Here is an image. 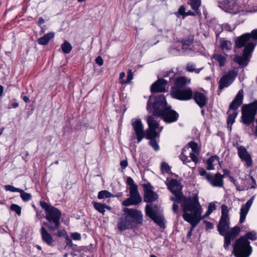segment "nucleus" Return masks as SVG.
<instances>
[{"label":"nucleus","instance_id":"obj_21","mask_svg":"<svg viewBox=\"0 0 257 257\" xmlns=\"http://www.w3.org/2000/svg\"><path fill=\"white\" fill-rule=\"evenodd\" d=\"M168 82L164 79H159L154 83L151 87V91L152 93L156 92H166L167 91L166 86Z\"/></svg>","mask_w":257,"mask_h":257},{"label":"nucleus","instance_id":"obj_7","mask_svg":"<svg viewBox=\"0 0 257 257\" xmlns=\"http://www.w3.org/2000/svg\"><path fill=\"white\" fill-rule=\"evenodd\" d=\"M257 112V100L248 104L244 105L241 108V120L243 123L249 125L253 123Z\"/></svg>","mask_w":257,"mask_h":257},{"label":"nucleus","instance_id":"obj_60","mask_svg":"<svg viewBox=\"0 0 257 257\" xmlns=\"http://www.w3.org/2000/svg\"><path fill=\"white\" fill-rule=\"evenodd\" d=\"M176 198H171V199L173 201H181V198H180V195H179V196H176Z\"/></svg>","mask_w":257,"mask_h":257},{"label":"nucleus","instance_id":"obj_46","mask_svg":"<svg viewBox=\"0 0 257 257\" xmlns=\"http://www.w3.org/2000/svg\"><path fill=\"white\" fill-rule=\"evenodd\" d=\"M161 169L163 171L169 173L170 171V168L168 164L165 162L161 164Z\"/></svg>","mask_w":257,"mask_h":257},{"label":"nucleus","instance_id":"obj_45","mask_svg":"<svg viewBox=\"0 0 257 257\" xmlns=\"http://www.w3.org/2000/svg\"><path fill=\"white\" fill-rule=\"evenodd\" d=\"M5 189L7 191H10L12 192H19L20 189L16 188L13 186L10 185H6L4 186Z\"/></svg>","mask_w":257,"mask_h":257},{"label":"nucleus","instance_id":"obj_5","mask_svg":"<svg viewBox=\"0 0 257 257\" xmlns=\"http://www.w3.org/2000/svg\"><path fill=\"white\" fill-rule=\"evenodd\" d=\"M199 152L200 149L197 144L194 142H191L189 143L188 146H185L182 149V154L180 155L179 158L184 164H186L190 162V160L188 158L189 155L192 161L197 164L199 162L198 156Z\"/></svg>","mask_w":257,"mask_h":257},{"label":"nucleus","instance_id":"obj_61","mask_svg":"<svg viewBox=\"0 0 257 257\" xmlns=\"http://www.w3.org/2000/svg\"><path fill=\"white\" fill-rule=\"evenodd\" d=\"M195 15V14L194 12H191V11H189L187 13H186V14L185 15V17L187 16H194Z\"/></svg>","mask_w":257,"mask_h":257},{"label":"nucleus","instance_id":"obj_20","mask_svg":"<svg viewBox=\"0 0 257 257\" xmlns=\"http://www.w3.org/2000/svg\"><path fill=\"white\" fill-rule=\"evenodd\" d=\"M223 175L219 173H216L215 175L207 174L206 179L210 184L213 187H222L223 186Z\"/></svg>","mask_w":257,"mask_h":257},{"label":"nucleus","instance_id":"obj_55","mask_svg":"<svg viewBox=\"0 0 257 257\" xmlns=\"http://www.w3.org/2000/svg\"><path fill=\"white\" fill-rule=\"evenodd\" d=\"M207 169L208 170H211L214 169V167L212 164V163L211 162L210 163H209V161H207Z\"/></svg>","mask_w":257,"mask_h":257},{"label":"nucleus","instance_id":"obj_35","mask_svg":"<svg viewBox=\"0 0 257 257\" xmlns=\"http://www.w3.org/2000/svg\"><path fill=\"white\" fill-rule=\"evenodd\" d=\"M114 195L111 194L107 190H103L99 191L98 194V198L99 199L103 198H108L110 197H114Z\"/></svg>","mask_w":257,"mask_h":257},{"label":"nucleus","instance_id":"obj_57","mask_svg":"<svg viewBox=\"0 0 257 257\" xmlns=\"http://www.w3.org/2000/svg\"><path fill=\"white\" fill-rule=\"evenodd\" d=\"M125 73L123 72H122L119 74V79L120 80V82L122 80H124L123 78L125 77Z\"/></svg>","mask_w":257,"mask_h":257},{"label":"nucleus","instance_id":"obj_10","mask_svg":"<svg viewBox=\"0 0 257 257\" xmlns=\"http://www.w3.org/2000/svg\"><path fill=\"white\" fill-rule=\"evenodd\" d=\"M145 212L146 215L151 218L157 225L161 227H164V217L158 206L153 207L151 205L147 204L146 206Z\"/></svg>","mask_w":257,"mask_h":257},{"label":"nucleus","instance_id":"obj_48","mask_svg":"<svg viewBox=\"0 0 257 257\" xmlns=\"http://www.w3.org/2000/svg\"><path fill=\"white\" fill-rule=\"evenodd\" d=\"M72 238L75 240H78L81 239V235L77 232H74L71 234Z\"/></svg>","mask_w":257,"mask_h":257},{"label":"nucleus","instance_id":"obj_4","mask_svg":"<svg viewBox=\"0 0 257 257\" xmlns=\"http://www.w3.org/2000/svg\"><path fill=\"white\" fill-rule=\"evenodd\" d=\"M182 201L181 206L184 207L187 210H189L191 213H192L193 212V211L195 210V208L200 209V216L201 218V220L208 217L216 209L215 205L213 203H210L208 205V210L203 215H202L203 209L199 201L198 195L196 193L193 194L192 197L184 198Z\"/></svg>","mask_w":257,"mask_h":257},{"label":"nucleus","instance_id":"obj_28","mask_svg":"<svg viewBox=\"0 0 257 257\" xmlns=\"http://www.w3.org/2000/svg\"><path fill=\"white\" fill-rule=\"evenodd\" d=\"M117 227L121 231L133 228L131 222L126 219L123 214L119 219Z\"/></svg>","mask_w":257,"mask_h":257},{"label":"nucleus","instance_id":"obj_58","mask_svg":"<svg viewBox=\"0 0 257 257\" xmlns=\"http://www.w3.org/2000/svg\"><path fill=\"white\" fill-rule=\"evenodd\" d=\"M44 23H45L44 19L42 17H40L38 19V25H40L44 24Z\"/></svg>","mask_w":257,"mask_h":257},{"label":"nucleus","instance_id":"obj_54","mask_svg":"<svg viewBox=\"0 0 257 257\" xmlns=\"http://www.w3.org/2000/svg\"><path fill=\"white\" fill-rule=\"evenodd\" d=\"M199 174L202 176H205V177L206 178V175L208 174L204 169H201L199 171Z\"/></svg>","mask_w":257,"mask_h":257},{"label":"nucleus","instance_id":"obj_1","mask_svg":"<svg viewBox=\"0 0 257 257\" xmlns=\"http://www.w3.org/2000/svg\"><path fill=\"white\" fill-rule=\"evenodd\" d=\"M151 96L147 103V109L152 112L155 116H162L164 120L170 123L176 121L178 118V114L174 110L171 109V106L167 103L165 96L163 95H158L155 101L151 106Z\"/></svg>","mask_w":257,"mask_h":257},{"label":"nucleus","instance_id":"obj_17","mask_svg":"<svg viewBox=\"0 0 257 257\" xmlns=\"http://www.w3.org/2000/svg\"><path fill=\"white\" fill-rule=\"evenodd\" d=\"M135 134L137 138V143H139L145 137L143 124L140 119L133 118L131 121Z\"/></svg>","mask_w":257,"mask_h":257},{"label":"nucleus","instance_id":"obj_52","mask_svg":"<svg viewBox=\"0 0 257 257\" xmlns=\"http://www.w3.org/2000/svg\"><path fill=\"white\" fill-rule=\"evenodd\" d=\"M204 222L206 224V229H212L213 228V224L207 221H204Z\"/></svg>","mask_w":257,"mask_h":257},{"label":"nucleus","instance_id":"obj_37","mask_svg":"<svg viewBox=\"0 0 257 257\" xmlns=\"http://www.w3.org/2000/svg\"><path fill=\"white\" fill-rule=\"evenodd\" d=\"M61 49L64 53L69 54L71 52L72 47L70 43L65 41L61 45Z\"/></svg>","mask_w":257,"mask_h":257},{"label":"nucleus","instance_id":"obj_6","mask_svg":"<svg viewBox=\"0 0 257 257\" xmlns=\"http://www.w3.org/2000/svg\"><path fill=\"white\" fill-rule=\"evenodd\" d=\"M182 208L183 212L182 215L183 219L187 222H189L191 225V227L188 231L187 234V237L189 238L192 235V233L194 228L201 220V218L200 216L201 210H199V209L198 208H195V210L193 211V212L192 213H191L189 210H187L184 207H182Z\"/></svg>","mask_w":257,"mask_h":257},{"label":"nucleus","instance_id":"obj_15","mask_svg":"<svg viewBox=\"0 0 257 257\" xmlns=\"http://www.w3.org/2000/svg\"><path fill=\"white\" fill-rule=\"evenodd\" d=\"M237 73L234 70L228 71L223 75L219 81V88L222 89L229 86L234 80Z\"/></svg>","mask_w":257,"mask_h":257},{"label":"nucleus","instance_id":"obj_53","mask_svg":"<svg viewBox=\"0 0 257 257\" xmlns=\"http://www.w3.org/2000/svg\"><path fill=\"white\" fill-rule=\"evenodd\" d=\"M217 160L218 161V158L216 156H212L210 158H209L207 161H209V163H210L211 162L213 163V162L215 160Z\"/></svg>","mask_w":257,"mask_h":257},{"label":"nucleus","instance_id":"obj_33","mask_svg":"<svg viewBox=\"0 0 257 257\" xmlns=\"http://www.w3.org/2000/svg\"><path fill=\"white\" fill-rule=\"evenodd\" d=\"M215 28L218 30L217 32L218 33V34H219L222 30L231 31L234 29V27H231L229 24H225L222 25L217 24L216 25Z\"/></svg>","mask_w":257,"mask_h":257},{"label":"nucleus","instance_id":"obj_62","mask_svg":"<svg viewBox=\"0 0 257 257\" xmlns=\"http://www.w3.org/2000/svg\"><path fill=\"white\" fill-rule=\"evenodd\" d=\"M19 103L17 102H14L12 104V107L13 108H17L19 106Z\"/></svg>","mask_w":257,"mask_h":257},{"label":"nucleus","instance_id":"obj_2","mask_svg":"<svg viewBox=\"0 0 257 257\" xmlns=\"http://www.w3.org/2000/svg\"><path fill=\"white\" fill-rule=\"evenodd\" d=\"M256 238V232L252 231L237 239L233 247L235 255L236 257H248L251 253L252 248L247 239L255 240Z\"/></svg>","mask_w":257,"mask_h":257},{"label":"nucleus","instance_id":"obj_8","mask_svg":"<svg viewBox=\"0 0 257 257\" xmlns=\"http://www.w3.org/2000/svg\"><path fill=\"white\" fill-rule=\"evenodd\" d=\"M221 215L217 225V229L219 234L224 235L228 230L230 225V218L228 214L229 209L225 205H221Z\"/></svg>","mask_w":257,"mask_h":257},{"label":"nucleus","instance_id":"obj_24","mask_svg":"<svg viewBox=\"0 0 257 257\" xmlns=\"http://www.w3.org/2000/svg\"><path fill=\"white\" fill-rule=\"evenodd\" d=\"M253 197H252L249 200H248L245 204H243L240 209V219H239V222L240 223L244 222V221L245 219L246 216L248 212V210L251 207L253 200Z\"/></svg>","mask_w":257,"mask_h":257},{"label":"nucleus","instance_id":"obj_56","mask_svg":"<svg viewBox=\"0 0 257 257\" xmlns=\"http://www.w3.org/2000/svg\"><path fill=\"white\" fill-rule=\"evenodd\" d=\"M179 208V207L178 205L176 204H173V210L174 213H176L178 212Z\"/></svg>","mask_w":257,"mask_h":257},{"label":"nucleus","instance_id":"obj_19","mask_svg":"<svg viewBox=\"0 0 257 257\" xmlns=\"http://www.w3.org/2000/svg\"><path fill=\"white\" fill-rule=\"evenodd\" d=\"M240 231V227L237 226H235L229 230L227 231L226 234L223 235L224 236V247L226 249L228 248L231 240L235 239L238 236Z\"/></svg>","mask_w":257,"mask_h":257},{"label":"nucleus","instance_id":"obj_30","mask_svg":"<svg viewBox=\"0 0 257 257\" xmlns=\"http://www.w3.org/2000/svg\"><path fill=\"white\" fill-rule=\"evenodd\" d=\"M190 80H187L185 77H180L176 79L175 88H184V86L190 82Z\"/></svg>","mask_w":257,"mask_h":257},{"label":"nucleus","instance_id":"obj_31","mask_svg":"<svg viewBox=\"0 0 257 257\" xmlns=\"http://www.w3.org/2000/svg\"><path fill=\"white\" fill-rule=\"evenodd\" d=\"M232 46V44L230 41L225 39H221L220 40V47L224 52H226L231 50Z\"/></svg>","mask_w":257,"mask_h":257},{"label":"nucleus","instance_id":"obj_12","mask_svg":"<svg viewBox=\"0 0 257 257\" xmlns=\"http://www.w3.org/2000/svg\"><path fill=\"white\" fill-rule=\"evenodd\" d=\"M255 40H257V29L253 30L251 33H246L238 37L236 40L235 44L238 48L243 47L249 42H253L255 45Z\"/></svg>","mask_w":257,"mask_h":257},{"label":"nucleus","instance_id":"obj_26","mask_svg":"<svg viewBox=\"0 0 257 257\" xmlns=\"http://www.w3.org/2000/svg\"><path fill=\"white\" fill-rule=\"evenodd\" d=\"M40 233L43 241L48 245L52 246L53 242H54V240L51 234L48 232L44 226H42L41 227Z\"/></svg>","mask_w":257,"mask_h":257},{"label":"nucleus","instance_id":"obj_3","mask_svg":"<svg viewBox=\"0 0 257 257\" xmlns=\"http://www.w3.org/2000/svg\"><path fill=\"white\" fill-rule=\"evenodd\" d=\"M40 205L45 209V218L48 221V222L44 224L50 231L57 230L60 225L61 211L57 208L49 205L45 202H41Z\"/></svg>","mask_w":257,"mask_h":257},{"label":"nucleus","instance_id":"obj_50","mask_svg":"<svg viewBox=\"0 0 257 257\" xmlns=\"http://www.w3.org/2000/svg\"><path fill=\"white\" fill-rule=\"evenodd\" d=\"M66 233V232L64 229H57V235L58 236H64Z\"/></svg>","mask_w":257,"mask_h":257},{"label":"nucleus","instance_id":"obj_27","mask_svg":"<svg viewBox=\"0 0 257 257\" xmlns=\"http://www.w3.org/2000/svg\"><path fill=\"white\" fill-rule=\"evenodd\" d=\"M168 189L176 196L180 195V185L177 180H171L167 184Z\"/></svg>","mask_w":257,"mask_h":257},{"label":"nucleus","instance_id":"obj_38","mask_svg":"<svg viewBox=\"0 0 257 257\" xmlns=\"http://www.w3.org/2000/svg\"><path fill=\"white\" fill-rule=\"evenodd\" d=\"M94 208L97 210L99 212L101 213L102 215L104 214L105 209H104V204L100 203H98L96 202H92Z\"/></svg>","mask_w":257,"mask_h":257},{"label":"nucleus","instance_id":"obj_42","mask_svg":"<svg viewBox=\"0 0 257 257\" xmlns=\"http://www.w3.org/2000/svg\"><path fill=\"white\" fill-rule=\"evenodd\" d=\"M156 138H151L150 139V141L149 142V144L151 147L153 148V149L156 151H157L160 149L159 146L158 145V143L155 140Z\"/></svg>","mask_w":257,"mask_h":257},{"label":"nucleus","instance_id":"obj_29","mask_svg":"<svg viewBox=\"0 0 257 257\" xmlns=\"http://www.w3.org/2000/svg\"><path fill=\"white\" fill-rule=\"evenodd\" d=\"M54 37V33H49L43 37L38 39V42L39 44L45 45L48 43L49 41Z\"/></svg>","mask_w":257,"mask_h":257},{"label":"nucleus","instance_id":"obj_39","mask_svg":"<svg viewBox=\"0 0 257 257\" xmlns=\"http://www.w3.org/2000/svg\"><path fill=\"white\" fill-rule=\"evenodd\" d=\"M189 1L191 8L194 11L198 10L201 5V0H189Z\"/></svg>","mask_w":257,"mask_h":257},{"label":"nucleus","instance_id":"obj_51","mask_svg":"<svg viewBox=\"0 0 257 257\" xmlns=\"http://www.w3.org/2000/svg\"><path fill=\"white\" fill-rule=\"evenodd\" d=\"M128 163L126 160H123L120 162V165L122 169L125 168L127 166Z\"/></svg>","mask_w":257,"mask_h":257},{"label":"nucleus","instance_id":"obj_23","mask_svg":"<svg viewBox=\"0 0 257 257\" xmlns=\"http://www.w3.org/2000/svg\"><path fill=\"white\" fill-rule=\"evenodd\" d=\"M243 97V90L241 89L238 92L234 99L230 103L229 110H232L233 111H236L239 106L242 103Z\"/></svg>","mask_w":257,"mask_h":257},{"label":"nucleus","instance_id":"obj_16","mask_svg":"<svg viewBox=\"0 0 257 257\" xmlns=\"http://www.w3.org/2000/svg\"><path fill=\"white\" fill-rule=\"evenodd\" d=\"M254 47L255 44L252 42H249L244 49L243 57L236 56L234 58L235 61L240 65H246L247 63L248 56L253 51Z\"/></svg>","mask_w":257,"mask_h":257},{"label":"nucleus","instance_id":"obj_36","mask_svg":"<svg viewBox=\"0 0 257 257\" xmlns=\"http://www.w3.org/2000/svg\"><path fill=\"white\" fill-rule=\"evenodd\" d=\"M213 58L219 63L220 67L224 66L226 62V58L221 55L214 54Z\"/></svg>","mask_w":257,"mask_h":257},{"label":"nucleus","instance_id":"obj_11","mask_svg":"<svg viewBox=\"0 0 257 257\" xmlns=\"http://www.w3.org/2000/svg\"><path fill=\"white\" fill-rule=\"evenodd\" d=\"M171 94L174 98L186 101L192 98L193 92L190 87L173 88Z\"/></svg>","mask_w":257,"mask_h":257},{"label":"nucleus","instance_id":"obj_49","mask_svg":"<svg viewBox=\"0 0 257 257\" xmlns=\"http://www.w3.org/2000/svg\"><path fill=\"white\" fill-rule=\"evenodd\" d=\"M95 62L99 66H102L103 64V60L100 56H98L95 59Z\"/></svg>","mask_w":257,"mask_h":257},{"label":"nucleus","instance_id":"obj_18","mask_svg":"<svg viewBox=\"0 0 257 257\" xmlns=\"http://www.w3.org/2000/svg\"><path fill=\"white\" fill-rule=\"evenodd\" d=\"M237 155L242 161L245 163V166L247 168L251 167L252 165V160L250 155L246 149L242 146L237 147Z\"/></svg>","mask_w":257,"mask_h":257},{"label":"nucleus","instance_id":"obj_14","mask_svg":"<svg viewBox=\"0 0 257 257\" xmlns=\"http://www.w3.org/2000/svg\"><path fill=\"white\" fill-rule=\"evenodd\" d=\"M130 190V197L124 200L122 204L124 206L136 205L142 202V197L138 191V188Z\"/></svg>","mask_w":257,"mask_h":257},{"label":"nucleus","instance_id":"obj_43","mask_svg":"<svg viewBox=\"0 0 257 257\" xmlns=\"http://www.w3.org/2000/svg\"><path fill=\"white\" fill-rule=\"evenodd\" d=\"M11 209L13 211L16 212V213L19 215H21V207L17 204H13L11 206Z\"/></svg>","mask_w":257,"mask_h":257},{"label":"nucleus","instance_id":"obj_40","mask_svg":"<svg viewBox=\"0 0 257 257\" xmlns=\"http://www.w3.org/2000/svg\"><path fill=\"white\" fill-rule=\"evenodd\" d=\"M19 192L20 193L21 197L24 201H28L32 198V195L31 194L25 192L22 189H20Z\"/></svg>","mask_w":257,"mask_h":257},{"label":"nucleus","instance_id":"obj_41","mask_svg":"<svg viewBox=\"0 0 257 257\" xmlns=\"http://www.w3.org/2000/svg\"><path fill=\"white\" fill-rule=\"evenodd\" d=\"M126 184L129 186V190L133 188H138V186L134 183L133 179L131 177H128L126 179Z\"/></svg>","mask_w":257,"mask_h":257},{"label":"nucleus","instance_id":"obj_22","mask_svg":"<svg viewBox=\"0 0 257 257\" xmlns=\"http://www.w3.org/2000/svg\"><path fill=\"white\" fill-rule=\"evenodd\" d=\"M144 201L146 202H152L156 200L158 196L153 190L151 186L145 185L144 186Z\"/></svg>","mask_w":257,"mask_h":257},{"label":"nucleus","instance_id":"obj_63","mask_svg":"<svg viewBox=\"0 0 257 257\" xmlns=\"http://www.w3.org/2000/svg\"><path fill=\"white\" fill-rule=\"evenodd\" d=\"M111 209L112 208L110 206L104 204V209L105 210L107 209L108 210H111Z\"/></svg>","mask_w":257,"mask_h":257},{"label":"nucleus","instance_id":"obj_9","mask_svg":"<svg viewBox=\"0 0 257 257\" xmlns=\"http://www.w3.org/2000/svg\"><path fill=\"white\" fill-rule=\"evenodd\" d=\"M123 214L126 219L131 222V225L136 227L137 225L141 224L143 222V215L140 210L132 208H124L123 209Z\"/></svg>","mask_w":257,"mask_h":257},{"label":"nucleus","instance_id":"obj_47","mask_svg":"<svg viewBox=\"0 0 257 257\" xmlns=\"http://www.w3.org/2000/svg\"><path fill=\"white\" fill-rule=\"evenodd\" d=\"M185 11H186V9L184 7V6H181L179 8V10H178V13L181 15V16H183V17H185V15L186 14V13L185 12Z\"/></svg>","mask_w":257,"mask_h":257},{"label":"nucleus","instance_id":"obj_59","mask_svg":"<svg viewBox=\"0 0 257 257\" xmlns=\"http://www.w3.org/2000/svg\"><path fill=\"white\" fill-rule=\"evenodd\" d=\"M22 98L23 99V100L26 103L27 102H29V101H30V99H29V98L27 96H23V95H22Z\"/></svg>","mask_w":257,"mask_h":257},{"label":"nucleus","instance_id":"obj_34","mask_svg":"<svg viewBox=\"0 0 257 257\" xmlns=\"http://www.w3.org/2000/svg\"><path fill=\"white\" fill-rule=\"evenodd\" d=\"M203 68V67L200 68H196L195 65L192 63H188L186 65V69L189 72H194L196 74H198L200 71Z\"/></svg>","mask_w":257,"mask_h":257},{"label":"nucleus","instance_id":"obj_32","mask_svg":"<svg viewBox=\"0 0 257 257\" xmlns=\"http://www.w3.org/2000/svg\"><path fill=\"white\" fill-rule=\"evenodd\" d=\"M228 115L227 117V124L228 125H230V130H231V125L233 124V123L235 121V119L236 117L237 116L238 113L236 111H234L232 112H230V110H229L228 112Z\"/></svg>","mask_w":257,"mask_h":257},{"label":"nucleus","instance_id":"obj_44","mask_svg":"<svg viewBox=\"0 0 257 257\" xmlns=\"http://www.w3.org/2000/svg\"><path fill=\"white\" fill-rule=\"evenodd\" d=\"M133 79V73L131 70H128L127 72V78L126 81L122 80L121 81V84L129 83Z\"/></svg>","mask_w":257,"mask_h":257},{"label":"nucleus","instance_id":"obj_25","mask_svg":"<svg viewBox=\"0 0 257 257\" xmlns=\"http://www.w3.org/2000/svg\"><path fill=\"white\" fill-rule=\"evenodd\" d=\"M192 98L200 107L202 108L206 105L207 98L204 94L196 91L193 93Z\"/></svg>","mask_w":257,"mask_h":257},{"label":"nucleus","instance_id":"obj_13","mask_svg":"<svg viewBox=\"0 0 257 257\" xmlns=\"http://www.w3.org/2000/svg\"><path fill=\"white\" fill-rule=\"evenodd\" d=\"M147 123L149 128L147 131V138L151 139L154 138H158L159 137V134H158L156 130L159 128L161 132L163 127H159L158 122L154 119V118L151 116H148L147 118Z\"/></svg>","mask_w":257,"mask_h":257},{"label":"nucleus","instance_id":"obj_64","mask_svg":"<svg viewBox=\"0 0 257 257\" xmlns=\"http://www.w3.org/2000/svg\"><path fill=\"white\" fill-rule=\"evenodd\" d=\"M4 89L2 85H0V96H1L3 93Z\"/></svg>","mask_w":257,"mask_h":257}]
</instances>
